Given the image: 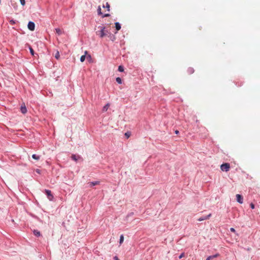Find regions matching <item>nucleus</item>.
<instances>
[{"label": "nucleus", "instance_id": "obj_1", "mask_svg": "<svg viewBox=\"0 0 260 260\" xmlns=\"http://www.w3.org/2000/svg\"><path fill=\"white\" fill-rule=\"evenodd\" d=\"M99 28H100V30L96 32L98 35H99L100 38H103L105 36L108 35L109 34V32L108 30L106 29L105 27L102 26H99Z\"/></svg>", "mask_w": 260, "mask_h": 260}, {"label": "nucleus", "instance_id": "obj_2", "mask_svg": "<svg viewBox=\"0 0 260 260\" xmlns=\"http://www.w3.org/2000/svg\"><path fill=\"white\" fill-rule=\"evenodd\" d=\"M230 169V165L229 163H224L220 166V169L222 171L228 172Z\"/></svg>", "mask_w": 260, "mask_h": 260}, {"label": "nucleus", "instance_id": "obj_3", "mask_svg": "<svg viewBox=\"0 0 260 260\" xmlns=\"http://www.w3.org/2000/svg\"><path fill=\"white\" fill-rule=\"evenodd\" d=\"M45 192L47 197V198L48 199V200L49 201H53V199H54V196L52 194V192H51V191L50 190H48V189H45Z\"/></svg>", "mask_w": 260, "mask_h": 260}, {"label": "nucleus", "instance_id": "obj_4", "mask_svg": "<svg viewBox=\"0 0 260 260\" xmlns=\"http://www.w3.org/2000/svg\"><path fill=\"white\" fill-rule=\"evenodd\" d=\"M27 27L30 30L33 31L35 28V24L32 21H29L28 23Z\"/></svg>", "mask_w": 260, "mask_h": 260}, {"label": "nucleus", "instance_id": "obj_5", "mask_svg": "<svg viewBox=\"0 0 260 260\" xmlns=\"http://www.w3.org/2000/svg\"><path fill=\"white\" fill-rule=\"evenodd\" d=\"M71 158L75 161H77L79 159L82 160V158L80 155L76 154H72L71 156Z\"/></svg>", "mask_w": 260, "mask_h": 260}, {"label": "nucleus", "instance_id": "obj_6", "mask_svg": "<svg viewBox=\"0 0 260 260\" xmlns=\"http://www.w3.org/2000/svg\"><path fill=\"white\" fill-rule=\"evenodd\" d=\"M236 199H237V201L240 204H242L243 202V197L239 194H237L236 195Z\"/></svg>", "mask_w": 260, "mask_h": 260}, {"label": "nucleus", "instance_id": "obj_7", "mask_svg": "<svg viewBox=\"0 0 260 260\" xmlns=\"http://www.w3.org/2000/svg\"><path fill=\"white\" fill-rule=\"evenodd\" d=\"M211 215H212L211 213H210L209 214H208L207 216H202V217L199 218L198 219V220L199 221H203V220H205L208 219L211 216Z\"/></svg>", "mask_w": 260, "mask_h": 260}, {"label": "nucleus", "instance_id": "obj_8", "mask_svg": "<svg viewBox=\"0 0 260 260\" xmlns=\"http://www.w3.org/2000/svg\"><path fill=\"white\" fill-rule=\"evenodd\" d=\"M20 110L23 114H25L27 112V109L24 104L21 105Z\"/></svg>", "mask_w": 260, "mask_h": 260}, {"label": "nucleus", "instance_id": "obj_9", "mask_svg": "<svg viewBox=\"0 0 260 260\" xmlns=\"http://www.w3.org/2000/svg\"><path fill=\"white\" fill-rule=\"evenodd\" d=\"M194 72V70L192 67H189L187 69V73L188 75L192 74Z\"/></svg>", "mask_w": 260, "mask_h": 260}, {"label": "nucleus", "instance_id": "obj_10", "mask_svg": "<svg viewBox=\"0 0 260 260\" xmlns=\"http://www.w3.org/2000/svg\"><path fill=\"white\" fill-rule=\"evenodd\" d=\"M33 233L37 237H39L41 236L40 232L37 230H34L33 231Z\"/></svg>", "mask_w": 260, "mask_h": 260}, {"label": "nucleus", "instance_id": "obj_11", "mask_svg": "<svg viewBox=\"0 0 260 260\" xmlns=\"http://www.w3.org/2000/svg\"><path fill=\"white\" fill-rule=\"evenodd\" d=\"M115 28L117 31L119 30L121 28V25L119 22H115Z\"/></svg>", "mask_w": 260, "mask_h": 260}, {"label": "nucleus", "instance_id": "obj_12", "mask_svg": "<svg viewBox=\"0 0 260 260\" xmlns=\"http://www.w3.org/2000/svg\"><path fill=\"white\" fill-rule=\"evenodd\" d=\"M55 32L58 35H61L62 34V31L59 28H56L55 29Z\"/></svg>", "mask_w": 260, "mask_h": 260}, {"label": "nucleus", "instance_id": "obj_13", "mask_svg": "<svg viewBox=\"0 0 260 260\" xmlns=\"http://www.w3.org/2000/svg\"><path fill=\"white\" fill-rule=\"evenodd\" d=\"M109 37L110 38V39L112 41H114L115 40V36L112 34L111 33L109 32Z\"/></svg>", "mask_w": 260, "mask_h": 260}, {"label": "nucleus", "instance_id": "obj_14", "mask_svg": "<svg viewBox=\"0 0 260 260\" xmlns=\"http://www.w3.org/2000/svg\"><path fill=\"white\" fill-rule=\"evenodd\" d=\"M219 256V253H216V254H215L214 255H210V256H208V257L210 259V260H211V259H213L214 258L218 257Z\"/></svg>", "mask_w": 260, "mask_h": 260}, {"label": "nucleus", "instance_id": "obj_15", "mask_svg": "<svg viewBox=\"0 0 260 260\" xmlns=\"http://www.w3.org/2000/svg\"><path fill=\"white\" fill-rule=\"evenodd\" d=\"M109 106H110V104L109 103L107 104L103 108V112H106L107 111V110L108 109V108H109Z\"/></svg>", "mask_w": 260, "mask_h": 260}, {"label": "nucleus", "instance_id": "obj_16", "mask_svg": "<svg viewBox=\"0 0 260 260\" xmlns=\"http://www.w3.org/2000/svg\"><path fill=\"white\" fill-rule=\"evenodd\" d=\"M28 48H29V50L31 55L32 56H34L35 52H34L33 49L29 45H28Z\"/></svg>", "mask_w": 260, "mask_h": 260}, {"label": "nucleus", "instance_id": "obj_17", "mask_svg": "<svg viewBox=\"0 0 260 260\" xmlns=\"http://www.w3.org/2000/svg\"><path fill=\"white\" fill-rule=\"evenodd\" d=\"M103 8H107V11L109 12L110 11V5L108 3H106V5H103Z\"/></svg>", "mask_w": 260, "mask_h": 260}, {"label": "nucleus", "instance_id": "obj_18", "mask_svg": "<svg viewBox=\"0 0 260 260\" xmlns=\"http://www.w3.org/2000/svg\"><path fill=\"white\" fill-rule=\"evenodd\" d=\"M99 183H100L99 181L91 182L90 183V186L92 187V186H93L94 185H98V184H99Z\"/></svg>", "mask_w": 260, "mask_h": 260}, {"label": "nucleus", "instance_id": "obj_19", "mask_svg": "<svg viewBox=\"0 0 260 260\" xmlns=\"http://www.w3.org/2000/svg\"><path fill=\"white\" fill-rule=\"evenodd\" d=\"M32 157L35 159L39 160L40 158V156L39 155L34 154L32 155Z\"/></svg>", "mask_w": 260, "mask_h": 260}, {"label": "nucleus", "instance_id": "obj_20", "mask_svg": "<svg viewBox=\"0 0 260 260\" xmlns=\"http://www.w3.org/2000/svg\"><path fill=\"white\" fill-rule=\"evenodd\" d=\"M118 70L119 72H122L124 71V68L122 66H119L118 67Z\"/></svg>", "mask_w": 260, "mask_h": 260}, {"label": "nucleus", "instance_id": "obj_21", "mask_svg": "<svg viewBox=\"0 0 260 260\" xmlns=\"http://www.w3.org/2000/svg\"><path fill=\"white\" fill-rule=\"evenodd\" d=\"M116 81L119 84H121L122 83V80H121V79L120 77H117L116 78Z\"/></svg>", "mask_w": 260, "mask_h": 260}, {"label": "nucleus", "instance_id": "obj_22", "mask_svg": "<svg viewBox=\"0 0 260 260\" xmlns=\"http://www.w3.org/2000/svg\"><path fill=\"white\" fill-rule=\"evenodd\" d=\"M123 240H124V237H123V235H121L120 237V240H119V243L120 244H121L122 243H123Z\"/></svg>", "mask_w": 260, "mask_h": 260}, {"label": "nucleus", "instance_id": "obj_23", "mask_svg": "<svg viewBox=\"0 0 260 260\" xmlns=\"http://www.w3.org/2000/svg\"><path fill=\"white\" fill-rule=\"evenodd\" d=\"M86 58L85 55H82L80 57V61L81 62H83Z\"/></svg>", "mask_w": 260, "mask_h": 260}, {"label": "nucleus", "instance_id": "obj_24", "mask_svg": "<svg viewBox=\"0 0 260 260\" xmlns=\"http://www.w3.org/2000/svg\"><path fill=\"white\" fill-rule=\"evenodd\" d=\"M125 136L126 137V138H128L131 136V133L129 132H127L124 134Z\"/></svg>", "mask_w": 260, "mask_h": 260}, {"label": "nucleus", "instance_id": "obj_25", "mask_svg": "<svg viewBox=\"0 0 260 260\" xmlns=\"http://www.w3.org/2000/svg\"><path fill=\"white\" fill-rule=\"evenodd\" d=\"M98 15H101L102 14L101 12V8L100 7H99V8L98 9Z\"/></svg>", "mask_w": 260, "mask_h": 260}, {"label": "nucleus", "instance_id": "obj_26", "mask_svg": "<svg viewBox=\"0 0 260 260\" xmlns=\"http://www.w3.org/2000/svg\"><path fill=\"white\" fill-rule=\"evenodd\" d=\"M55 57L57 59L59 58V53L58 51L56 52Z\"/></svg>", "mask_w": 260, "mask_h": 260}, {"label": "nucleus", "instance_id": "obj_27", "mask_svg": "<svg viewBox=\"0 0 260 260\" xmlns=\"http://www.w3.org/2000/svg\"><path fill=\"white\" fill-rule=\"evenodd\" d=\"M87 57V59L90 61L91 60L92 58H91V56L90 55V54H88L86 56Z\"/></svg>", "mask_w": 260, "mask_h": 260}, {"label": "nucleus", "instance_id": "obj_28", "mask_svg": "<svg viewBox=\"0 0 260 260\" xmlns=\"http://www.w3.org/2000/svg\"><path fill=\"white\" fill-rule=\"evenodd\" d=\"M184 255H185V253L184 252H182V253H181V254L179 256V259H181L184 256Z\"/></svg>", "mask_w": 260, "mask_h": 260}, {"label": "nucleus", "instance_id": "obj_29", "mask_svg": "<svg viewBox=\"0 0 260 260\" xmlns=\"http://www.w3.org/2000/svg\"><path fill=\"white\" fill-rule=\"evenodd\" d=\"M243 83L242 82H238V83H236V85L237 86H241L242 85Z\"/></svg>", "mask_w": 260, "mask_h": 260}, {"label": "nucleus", "instance_id": "obj_30", "mask_svg": "<svg viewBox=\"0 0 260 260\" xmlns=\"http://www.w3.org/2000/svg\"><path fill=\"white\" fill-rule=\"evenodd\" d=\"M250 208L252 209H253L255 207V206L254 205L253 203H251L250 204Z\"/></svg>", "mask_w": 260, "mask_h": 260}, {"label": "nucleus", "instance_id": "obj_31", "mask_svg": "<svg viewBox=\"0 0 260 260\" xmlns=\"http://www.w3.org/2000/svg\"><path fill=\"white\" fill-rule=\"evenodd\" d=\"M21 4L22 5H24L25 4V0H20Z\"/></svg>", "mask_w": 260, "mask_h": 260}, {"label": "nucleus", "instance_id": "obj_32", "mask_svg": "<svg viewBox=\"0 0 260 260\" xmlns=\"http://www.w3.org/2000/svg\"><path fill=\"white\" fill-rule=\"evenodd\" d=\"M230 231H231V232H235V229H234V228H231L230 229Z\"/></svg>", "mask_w": 260, "mask_h": 260}, {"label": "nucleus", "instance_id": "obj_33", "mask_svg": "<svg viewBox=\"0 0 260 260\" xmlns=\"http://www.w3.org/2000/svg\"><path fill=\"white\" fill-rule=\"evenodd\" d=\"M10 22L11 24H13L15 23V21L13 20H10Z\"/></svg>", "mask_w": 260, "mask_h": 260}, {"label": "nucleus", "instance_id": "obj_34", "mask_svg": "<svg viewBox=\"0 0 260 260\" xmlns=\"http://www.w3.org/2000/svg\"><path fill=\"white\" fill-rule=\"evenodd\" d=\"M103 16H110V15L108 13H106Z\"/></svg>", "mask_w": 260, "mask_h": 260}, {"label": "nucleus", "instance_id": "obj_35", "mask_svg": "<svg viewBox=\"0 0 260 260\" xmlns=\"http://www.w3.org/2000/svg\"><path fill=\"white\" fill-rule=\"evenodd\" d=\"M114 260H119L117 256H115L114 257Z\"/></svg>", "mask_w": 260, "mask_h": 260}, {"label": "nucleus", "instance_id": "obj_36", "mask_svg": "<svg viewBox=\"0 0 260 260\" xmlns=\"http://www.w3.org/2000/svg\"><path fill=\"white\" fill-rule=\"evenodd\" d=\"M175 133L177 135V134H178L179 133V132L178 130H176L175 131Z\"/></svg>", "mask_w": 260, "mask_h": 260}, {"label": "nucleus", "instance_id": "obj_37", "mask_svg": "<svg viewBox=\"0 0 260 260\" xmlns=\"http://www.w3.org/2000/svg\"><path fill=\"white\" fill-rule=\"evenodd\" d=\"M134 214V213L133 212H132L131 213H129L128 216H131V215H133Z\"/></svg>", "mask_w": 260, "mask_h": 260}, {"label": "nucleus", "instance_id": "obj_38", "mask_svg": "<svg viewBox=\"0 0 260 260\" xmlns=\"http://www.w3.org/2000/svg\"><path fill=\"white\" fill-rule=\"evenodd\" d=\"M87 54V51H85V54H84V55H86Z\"/></svg>", "mask_w": 260, "mask_h": 260}, {"label": "nucleus", "instance_id": "obj_39", "mask_svg": "<svg viewBox=\"0 0 260 260\" xmlns=\"http://www.w3.org/2000/svg\"><path fill=\"white\" fill-rule=\"evenodd\" d=\"M206 260H210V259L208 257L206 258Z\"/></svg>", "mask_w": 260, "mask_h": 260}]
</instances>
